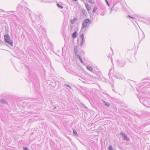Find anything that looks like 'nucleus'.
I'll return each instance as SVG.
<instances>
[{
	"label": "nucleus",
	"instance_id": "9d476101",
	"mask_svg": "<svg viewBox=\"0 0 150 150\" xmlns=\"http://www.w3.org/2000/svg\"><path fill=\"white\" fill-rule=\"evenodd\" d=\"M85 6L86 8L88 11H89L91 8V7L90 6H89L88 4L87 3L85 4Z\"/></svg>",
	"mask_w": 150,
	"mask_h": 150
},
{
	"label": "nucleus",
	"instance_id": "39448f33",
	"mask_svg": "<svg viewBox=\"0 0 150 150\" xmlns=\"http://www.w3.org/2000/svg\"><path fill=\"white\" fill-rule=\"evenodd\" d=\"M80 38H81V43L80 44L81 47H82L83 45L84 42V35L83 34H81L80 36Z\"/></svg>",
	"mask_w": 150,
	"mask_h": 150
},
{
	"label": "nucleus",
	"instance_id": "f257e3e1",
	"mask_svg": "<svg viewBox=\"0 0 150 150\" xmlns=\"http://www.w3.org/2000/svg\"><path fill=\"white\" fill-rule=\"evenodd\" d=\"M4 39L6 43L11 47L13 46V40H11V37L8 34H6L4 35Z\"/></svg>",
	"mask_w": 150,
	"mask_h": 150
},
{
	"label": "nucleus",
	"instance_id": "412c9836",
	"mask_svg": "<svg viewBox=\"0 0 150 150\" xmlns=\"http://www.w3.org/2000/svg\"><path fill=\"white\" fill-rule=\"evenodd\" d=\"M64 86L69 87L70 89H71V87L69 85H67V84H65Z\"/></svg>",
	"mask_w": 150,
	"mask_h": 150
},
{
	"label": "nucleus",
	"instance_id": "5701e85b",
	"mask_svg": "<svg viewBox=\"0 0 150 150\" xmlns=\"http://www.w3.org/2000/svg\"><path fill=\"white\" fill-rule=\"evenodd\" d=\"M24 150H29V149L27 147H23Z\"/></svg>",
	"mask_w": 150,
	"mask_h": 150
},
{
	"label": "nucleus",
	"instance_id": "dca6fc26",
	"mask_svg": "<svg viewBox=\"0 0 150 150\" xmlns=\"http://www.w3.org/2000/svg\"><path fill=\"white\" fill-rule=\"evenodd\" d=\"M82 12L83 14L86 15L87 13L86 10L85 9H82Z\"/></svg>",
	"mask_w": 150,
	"mask_h": 150
},
{
	"label": "nucleus",
	"instance_id": "0eeeda50",
	"mask_svg": "<svg viewBox=\"0 0 150 150\" xmlns=\"http://www.w3.org/2000/svg\"><path fill=\"white\" fill-rule=\"evenodd\" d=\"M72 37L73 38H75L77 36V33L76 31H75L72 34Z\"/></svg>",
	"mask_w": 150,
	"mask_h": 150
},
{
	"label": "nucleus",
	"instance_id": "6ab92c4d",
	"mask_svg": "<svg viewBox=\"0 0 150 150\" xmlns=\"http://www.w3.org/2000/svg\"><path fill=\"white\" fill-rule=\"evenodd\" d=\"M97 9V8L96 7H94L93 10V12L94 13L95 12Z\"/></svg>",
	"mask_w": 150,
	"mask_h": 150
},
{
	"label": "nucleus",
	"instance_id": "aec40b11",
	"mask_svg": "<svg viewBox=\"0 0 150 150\" xmlns=\"http://www.w3.org/2000/svg\"><path fill=\"white\" fill-rule=\"evenodd\" d=\"M88 2L91 4H94L95 3V1L93 0H89Z\"/></svg>",
	"mask_w": 150,
	"mask_h": 150
},
{
	"label": "nucleus",
	"instance_id": "393cba45",
	"mask_svg": "<svg viewBox=\"0 0 150 150\" xmlns=\"http://www.w3.org/2000/svg\"><path fill=\"white\" fill-rule=\"evenodd\" d=\"M73 1H77V0H73Z\"/></svg>",
	"mask_w": 150,
	"mask_h": 150
},
{
	"label": "nucleus",
	"instance_id": "f8f14e48",
	"mask_svg": "<svg viewBox=\"0 0 150 150\" xmlns=\"http://www.w3.org/2000/svg\"><path fill=\"white\" fill-rule=\"evenodd\" d=\"M77 57L79 58L80 61L83 64V61L81 59V57L79 55H77V56H76Z\"/></svg>",
	"mask_w": 150,
	"mask_h": 150
},
{
	"label": "nucleus",
	"instance_id": "6e6552de",
	"mask_svg": "<svg viewBox=\"0 0 150 150\" xmlns=\"http://www.w3.org/2000/svg\"><path fill=\"white\" fill-rule=\"evenodd\" d=\"M77 18H74L73 19H71L70 21L71 23L72 24H74V22L76 21L77 20Z\"/></svg>",
	"mask_w": 150,
	"mask_h": 150
},
{
	"label": "nucleus",
	"instance_id": "ddd939ff",
	"mask_svg": "<svg viewBox=\"0 0 150 150\" xmlns=\"http://www.w3.org/2000/svg\"><path fill=\"white\" fill-rule=\"evenodd\" d=\"M73 132L74 134L76 136L78 135L77 133L75 130L73 129Z\"/></svg>",
	"mask_w": 150,
	"mask_h": 150
},
{
	"label": "nucleus",
	"instance_id": "423d86ee",
	"mask_svg": "<svg viewBox=\"0 0 150 150\" xmlns=\"http://www.w3.org/2000/svg\"><path fill=\"white\" fill-rule=\"evenodd\" d=\"M78 46H76L74 47V52L76 56H77L78 54V50H77Z\"/></svg>",
	"mask_w": 150,
	"mask_h": 150
},
{
	"label": "nucleus",
	"instance_id": "a211bd4d",
	"mask_svg": "<svg viewBox=\"0 0 150 150\" xmlns=\"http://www.w3.org/2000/svg\"><path fill=\"white\" fill-rule=\"evenodd\" d=\"M57 6L59 8L62 9L63 8V7L62 6L60 5L59 4H57Z\"/></svg>",
	"mask_w": 150,
	"mask_h": 150
},
{
	"label": "nucleus",
	"instance_id": "f03ea898",
	"mask_svg": "<svg viewBox=\"0 0 150 150\" xmlns=\"http://www.w3.org/2000/svg\"><path fill=\"white\" fill-rule=\"evenodd\" d=\"M91 23V21L88 18L84 20L82 22L81 29L88 27L89 25Z\"/></svg>",
	"mask_w": 150,
	"mask_h": 150
},
{
	"label": "nucleus",
	"instance_id": "4468645a",
	"mask_svg": "<svg viewBox=\"0 0 150 150\" xmlns=\"http://www.w3.org/2000/svg\"><path fill=\"white\" fill-rule=\"evenodd\" d=\"M103 102L104 103V105L105 106L107 107H109L110 106V104L108 102H106L105 101H104Z\"/></svg>",
	"mask_w": 150,
	"mask_h": 150
},
{
	"label": "nucleus",
	"instance_id": "9b49d317",
	"mask_svg": "<svg viewBox=\"0 0 150 150\" xmlns=\"http://www.w3.org/2000/svg\"><path fill=\"white\" fill-rule=\"evenodd\" d=\"M140 34V35L139 34V39L140 38L141 39H142L143 37H144V34L143 33H141Z\"/></svg>",
	"mask_w": 150,
	"mask_h": 150
},
{
	"label": "nucleus",
	"instance_id": "7ed1b4c3",
	"mask_svg": "<svg viewBox=\"0 0 150 150\" xmlns=\"http://www.w3.org/2000/svg\"><path fill=\"white\" fill-rule=\"evenodd\" d=\"M113 71V69L112 68L109 71V74H111L113 72L112 74L113 76L115 77V78L120 79V76H119V73L118 72H114Z\"/></svg>",
	"mask_w": 150,
	"mask_h": 150
},
{
	"label": "nucleus",
	"instance_id": "4be33fe9",
	"mask_svg": "<svg viewBox=\"0 0 150 150\" xmlns=\"http://www.w3.org/2000/svg\"><path fill=\"white\" fill-rule=\"evenodd\" d=\"M127 17H128L131 18H133V19H135V18L133 17H132V16H131L130 15H128V16H127Z\"/></svg>",
	"mask_w": 150,
	"mask_h": 150
},
{
	"label": "nucleus",
	"instance_id": "1a4fd4ad",
	"mask_svg": "<svg viewBox=\"0 0 150 150\" xmlns=\"http://www.w3.org/2000/svg\"><path fill=\"white\" fill-rule=\"evenodd\" d=\"M87 69L91 71H92L93 70V68L92 67L89 66H87L86 67Z\"/></svg>",
	"mask_w": 150,
	"mask_h": 150
},
{
	"label": "nucleus",
	"instance_id": "a878e982",
	"mask_svg": "<svg viewBox=\"0 0 150 150\" xmlns=\"http://www.w3.org/2000/svg\"><path fill=\"white\" fill-rule=\"evenodd\" d=\"M56 108V107H55L54 108V109H55V108Z\"/></svg>",
	"mask_w": 150,
	"mask_h": 150
},
{
	"label": "nucleus",
	"instance_id": "20e7f679",
	"mask_svg": "<svg viewBox=\"0 0 150 150\" xmlns=\"http://www.w3.org/2000/svg\"><path fill=\"white\" fill-rule=\"evenodd\" d=\"M120 134L122 135L123 137L124 140H127V141H129L130 140L129 138H128L125 133L123 132L120 133Z\"/></svg>",
	"mask_w": 150,
	"mask_h": 150
},
{
	"label": "nucleus",
	"instance_id": "b1692460",
	"mask_svg": "<svg viewBox=\"0 0 150 150\" xmlns=\"http://www.w3.org/2000/svg\"><path fill=\"white\" fill-rule=\"evenodd\" d=\"M105 1L106 2V3L107 5L109 6V3L108 0H105Z\"/></svg>",
	"mask_w": 150,
	"mask_h": 150
},
{
	"label": "nucleus",
	"instance_id": "2eb2a0df",
	"mask_svg": "<svg viewBox=\"0 0 150 150\" xmlns=\"http://www.w3.org/2000/svg\"><path fill=\"white\" fill-rule=\"evenodd\" d=\"M6 101L4 99H2L0 101V102L3 103H6Z\"/></svg>",
	"mask_w": 150,
	"mask_h": 150
},
{
	"label": "nucleus",
	"instance_id": "f3484780",
	"mask_svg": "<svg viewBox=\"0 0 150 150\" xmlns=\"http://www.w3.org/2000/svg\"><path fill=\"white\" fill-rule=\"evenodd\" d=\"M109 150H114L112 145H110L108 147Z\"/></svg>",
	"mask_w": 150,
	"mask_h": 150
}]
</instances>
